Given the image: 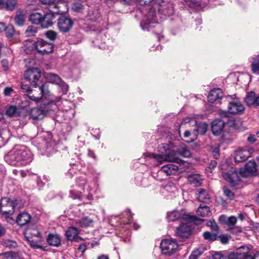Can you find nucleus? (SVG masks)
<instances>
[{
  "label": "nucleus",
  "mask_w": 259,
  "mask_h": 259,
  "mask_svg": "<svg viewBox=\"0 0 259 259\" xmlns=\"http://www.w3.org/2000/svg\"><path fill=\"white\" fill-rule=\"evenodd\" d=\"M76 225L82 228H87L93 226L94 221L88 217H83L80 219L74 221Z\"/></svg>",
  "instance_id": "nucleus-24"
},
{
  "label": "nucleus",
  "mask_w": 259,
  "mask_h": 259,
  "mask_svg": "<svg viewBox=\"0 0 259 259\" xmlns=\"http://www.w3.org/2000/svg\"><path fill=\"white\" fill-rule=\"evenodd\" d=\"M17 3V0H7L5 2L4 9L7 10L12 11L16 7Z\"/></svg>",
  "instance_id": "nucleus-42"
},
{
  "label": "nucleus",
  "mask_w": 259,
  "mask_h": 259,
  "mask_svg": "<svg viewBox=\"0 0 259 259\" xmlns=\"http://www.w3.org/2000/svg\"><path fill=\"white\" fill-rule=\"evenodd\" d=\"M26 239L30 243L31 246L34 248H38L40 246L37 244V242L40 239L31 238L30 236H26Z\"/></svg>",
  "instance_id": "nucleus-48"
},
{
  "label": "nucleus",
  "mask_w": 259,
  "mask_h": 259,
  "mask_svg": "<svg viewBox=\"0 0 259 259\" xmlns=\"http://www.w3.org/2000/svg\"><path fill=\"white\" fill-rule=\"evenodd\" d=\"M47 241L50 245L58 246L61 243V239L58 235L51 234L48 236Z\"/></svg>",
  "instance_id": "nucleus-34"
},
{
  "label": "nucleus",
  "mask_w": 259,
  "mask_h": 259,
  "mask_svg": "<svg viewBox=\"0 0 259 259\" xmlns=\"http://www.w3.org/2000/svg\"><path fill=\"white\" fill-rule=\"evenodd\" d=\"M37 40L36 41L32 40L27 39L24 41L25 51L27 53L37 50Z\"/></svg>",
  "instance_id": "nucleus-32"
},
{
  "label": "nucleus",
  "mask_w": 259,
  "mask_h": 259,
  "mask_svg": "<svg viewBox=\"0 0 259 259\" xmlns=\"http://www.w3.org/2000/svg\"><path fill=\"white\" fill-rule=\"evenodd\" d=\"M55 18L54 14L52 12L48 13L42 15L40 25L43 28H47L51 26L53 24V20Z\"/></svg>",
  "instance_id": "nucleus-22"
},
{
  "label": "nucleus",
  "mask_w": 259,
  "mask_h": 259,
  "mask_svg": "<svg viewBox=\"0 0 259 259\" xmlns=\"http://www.w3.org/2000/svg\"><path fill=\"white\" fill-rule=\"evenodd\" d=\"M70 197L73 199H79L80 198V195L78 193L74 192L73 191H70Z\"/></svg>",
  "instance_id": "nucleus-63"
},
{
  "label": "nucleus",
  "mask_w": 259,
  "mask_h": 259,
  "mask_svg": "<svg viewBox=\"0 0 259 259\" xmlns=\"http://www.w3.org/2000/svg\"><path fill=\"white\" fill-rule=\"evenodd\" d=\"M197 198L199 201L207 202L210 199V196L207 191L203 188H200L197 190Z\"/></svg>",
  "instance_id": "nucleus-27"
},
{
  "label": "nucleus",
  "mask_w": 259,
  "mask_h": 259,
  "mask_svg": "<svg viewBox=\"0 0 259 259\" xmlns=\"http://www.w3.org/2000/svg\"><path fill=\"white\" fill-rule=\"evenodd\" d=\"M45 114V111L38 108L32 109L30 112V116L33 119H42L44 117Z\"/></svg>",
  "instance_id": "nucleus-29"
},
{
  "label": "nucleus",
  "mask_w": 259,
  "mask_h": 259,
  "mask_svg": "<svg viewBox=\"0 0 259 259\" xmlns=\"http://www.w3.org/2000/svg\"><path fill=\"white\" fill-rule=\"evenodd\" d=\"M39 1L43 4L51 5L55 4L56 0H39Z\"/></svg>",
  "instance_id": "nucleus-58"
},
{
  "label": "nucleus",
  "mask_w": 259,
  "mask_h": 259,
  "mask_svg": "<svg viewBox=\"0 0 259 259\" xmlns=\"http://www.w3.org/2000/svg\"><path fill=\"white\" fill-rule=\"evenodd\" d=\"M217 232L211 233L209 232H205L203 233V237L205 239L208 241H214L217 239Z\"/></svg>",
  "instance_id": "nucleus-46"
},
{
  "label": "nucleus",
  "mask_w": 259,
  "mask_h": 259,
  "mask_svg": "<svg viewBox=\"0 0 259 259\" xmlns=\"http://www.w3.org/2000/svg\"><path fill=\"white\" fill-rule=\"evenodd\" d=\"M5 245L9 248L15 247L16 246V242L12 240H7L4 242Z\"/></svg>",
  "instance_id": "nucleus-57"
},
{
  "label": "nucleus",
  "mask_w": 259,
  "mask_h": 259,
  "mask_svg": "<svg viewBox=\"0 0 259 259\" xmlns=\"http://www.w3.org/2000/svg\"><path fill=\"white\" fill-rule=\"evenodd\" d=\"M251 69L253 73L259 75V54L250 58Z\"/></svg>",
  "instance_id": "nucleus-26"
},
{
  "label": "nucleus",
  "mask_w": 259,
  "mask_h": 259,
  "mask_svg": "<svg viewBox=\"0 0 259 259\" xmlns=\"http://www.w3.org/2000/svg\"><path fill=\"white\" fill-rule=\"evenodd\" d=\"M255 94L253 92L248 93L245 97V101L248 106H252L254 103Z\"/></svg>",
  "instance_id": "nucleus-41"
},
{
  "label": "nucleus",
  "mask_w": 259,
  "mask_h": 259,
  "mask_svg": "<svg viewBox=\"0 0 259 259\" xmlns=\"http://www.w3.org/2000/svg\"><path fill=\"white\" fill-rule=\"evenodd\" d=\"M31 217L29 214L25 212L20 213L17 218L16 222L20 226L26 224L30 220Z\"/></svg>",
  "instance_id": "nucleus-33"
},
{
  "label": "nucleus",
  "mask_w": 259,
  "mask_h": 259,
  "mask_svg": "<svg viewBox=\"0 0 259 259\" xmlns=\"http://www.w3.org/2000/svg\"><path fill=\"white\" fill-rule=\"evenodd\" d=\"M191 230L190 226L187 224H182L177 228L176 236L180 238H186L190 236Z\"/></svg>",
  "instance_id": "nucleus-17"
},
{
  "label": "nucleus",
  "mask_w": 259,
  "mask_h": 259,
  "mask_svg": "<svg viewBox=\"0 0 259 259\" xmlns=\"http://www.w3.org/2000/svg\"><path fill=\"white\" fill-rule=\"evenodd\" d=\"M16 114L17 108L14 106L9 107L6 111V114L10 117L14 116Z\"/></svg>",
  "instance_id": "nucleus-50"
},
{
  "label": "nucleus",
  "mask_w": 259,
  "mask_h": 259,
  "mask_svg": "<svg viewBox=\"0 0 259 259\" xmlns=\"http://www.w3.org/2000/svg\"><path fill=\"white\" fill-rule=\"evenodd\" d=\"M142 5L139 8V12L144 16L141 23L143 30H149L153 27V24L158 22L155 9L158 10V13L166 16H169L174 13V7L171 3H166L163 0H139Z\"/></svg>",
  "instance_id": "nucleus-1"
},
{
  "label": "nucleus",
  "mask_w": 259,
  "mask_h": 259,
  "mask_svg": "<svg viewBox=\"0 0 259 259\" xmlns=\"http://www.w3.org/2000/svg\"><path fill=\"white\" fill-rule=\"evenodd\" d=\"M224 96L223 92L220 89L211 90L208 96V100L211 103H218Z\"/></svg>",
  "instance_id": "nucleus-20"
},
{
  "label": "nucleus",
  "mask_w": 259,
  "mask_h": 259,
  "mask_svg": "<svg viewBox=\"0 0 259 259\" xmlns=\"http://www.w3.org/2000/svg\"><path fill=\"white\" fill-rule=\"evenodd\" d=\"M73 24V21L70 17L65 16H61L57 21L59 30L64 33L69 32L72 28Z\"/></svg>",
  "instance_id": "nucleus-10"
},
{
  "label": "nucleus",
  "mask_w": 259,
  "mask_h": 259,
  "mask_svg": "<svg viewBox=\"0 0 259 259\" xmlns=\"http://www.w3.org/2000/svg\"><path fill=\"white\" fill-rule=\"evenodd\" d=\"M195 130V129L194 130ZM184 137L185 138V141L188 143H190L194 141L197 139V132L191 130H183Z\"/></svg>",
  "instance_id": "nucleus-31"
},
{
  "label": "nucleus",
  "mask_w": 259,
  "mask_h": 259,
  "mask_svg": "<svg viewBox=\"0 0 259 259\" xmlns=\"http://www.w3.org/2000/svg\"><path fill=\"white\" fill-rule=\"evenodd\" d=\"M247 252H249L248 248L241 247L236 253L230 254L228 256V259H245Z\"/></svg>",
  "instance_id": "nucleus-23"
},
{
  "label": "nucleus",
  "mask_w": 259,
  "mask_h": 259,
  "mask_svg": "<svg viewBox=\"0 0 259 259\" xmlns=\"http://www.w3.org/2000/svg\"><path fill=\"white\" fill-rule=\"evenodd\" d=\"M206 224L208 227H210L211 230L214 231L215 232H218L219 228L214 221H209L207 222Z\"/></svg>",
  "instance_id": "nucleus-52"
},
{
  "label": "nucleus",
  "mask_w": 259,
  "mask_h": 259,
  "mask_svg": "<svg viewBox=\"0 0 259 259\" xmlns=\"http://www.w3.org/2000/svg\"><path fill=\"white\" fill-rule=\"evenodd\" d=\"M37 32V28L33 26H29L25 30L26 36H33Z\"/></svg>",
  "instance_id": "nucleus-47"
},
{
  "label": "nucleus",
  "mask_w": 259,
  "mask_h": 259,
  "mask_svg": "<svg viewBox=\"0 0 259 259\" xmlns=\"http://www.w3.org/2000/svg\"><path fill=\"white\" fill-rule=\"evenodd\" d=\"M80 230L76 227H70L66 231L65 235L68 240L79 242L82 240V238L78 235Z\"/></svg>",
  "instance_id": "nucleus-14"
},
{
  "label": "nucleus",
  "mask_w": 259,
  "mask_h": 259,
  "mask_svg": "<svg viewBox=\"0 0 259 259\" xmlns=\"http://www.w3.org/2000/svg\"><path fill=\"white\" fill-rule=\"evenodd\" d=\"M167 219L169 221L174 222L180 219L187 220H192L193 216L184 213L183 211H172L167 213Z\"/></svg>",
  "instance_id": "nucleus-12"
},
{
  "label": "nucleus",
  "mask_w": 259,
  "mask_h": 259,
  "mask_svg": "<svg viewBox=\"0 0 259 259\" xmlns=\"http://www.w3.org/2000/svg\"><path fill=\"white\" fill-rule=\"evenodd\" d=\"M249 252H247V255L245 256V259H259V252L256 253L253 257H252L251 255L249 254Z\"/></svg>",
  "instance_id": "nucleus-59"
},
{
  "label": "nucleus",
  "mask_w": 259,
  "mask_h": 259,
  "mask_svg": "<svg viewBox=\"0 0 259 259\" xmlns=\"http://www.w3.org/2000/svg\"><path fill=\"white\" fill-rule=\"evenodd\" d=\"M46 37L51 40H55L57 36V33L53 30H48L45 33Z\"/></svg>",
  "instance_id": "nucleus-49"
},
{
  "label": "nucleus",
  "mask_w": 259,
  "mask_h": 259,
  "mask_svg": "<svg viewBox=\"0 0 259 259\" xmlns=\"http://www.w3.org/2000/svg\"><path fill=\"white\" fill-rule=\"evenodd\" d=\"M254 152L253 148L246 146L239 148L236 150L234 154L235 161L237 162H241L245 161Z\"/></svg>",
  "instance_id": "nucleus-7"
},
{
  "label": "nucleus",
  "mask_w": 259,
  "mask_h": 259,
  "mask_svg": "<svg viewBox=\"0 0 259 259\" xmlns=\"http://www.w3.org/2000/svg\"><path fill=\"white\" fill-rule=\"evenodd\" d=\"M220 116L225 121V126H228L235 130L238 129L239 127L241 124L239 120L234 119L232 117H229L228 116L227 113L225 112H221Z\"/></svg>",
  "instance_id": "nucleus-15"
},
{
  "label": "nucleus",
  "mask_w": 259,
  "mask_h": 259,
  "mask_svg": "<svg viewBox=\"0 0 259 259\" xmlns=\"http://www.w3.org/2000/svg\"><path fill=\"white\" fill-rule=\"evenodd\" d=\"M188 179L191 184L196 187L200 186L203 181L201 176L199 174L190 175L189 176Z\"/></svg>",
  "instance_id": "nucleus-30"
},
{
  "label": "nucleus",
  "mask_w": 259,
  "mask_h": 259,
  "mask_svg": "<svg viewBox=\"0 0 259 259\" xmlns=\"http://www.w3.org/2000/svg\"><path fill=\"white\" fill-rule=\"evenodd\" d=\"M40 76L41 72L37 68H29L24 73V78L35 88L38 85Z\"/></svg>",
  "instance_id": "nucleus-5"
},
{
  "label": "nucleus",
  "mask_w": 259,
  "mask_h": 259,
  "mask_svg": "<svg viewBox=\"0 0 259 259\" xmlns=\"http://www.w3.org/2000/svg\"><path fill=\"white\" fill-rule=\"evenodd\" d=\"M7 161L12 165L26 164L30 162L32 159V154L30 151L25 146H21L6 157Z\"/></svg>",
  "instance_id": "nucleus-2"
},
{
  "label": "nucleus",
  "mask_w": 259,
  "mask_h": 259,
  "mask_svg": "<svg viewBox=\"0 0 259 259\" xmlns=\"http://www.w3.org/2000/svg\"><path fill=\"white\" fill-rule=\"evenodd\" d=\"M242 174L244 177H248L250 175H254L257 172L256 165L254 161H250L247 162L244 168H240Z\"/></svg>",
  "instance_id": "nucleus-19"
},
{
  "label": "nucleus",
  "mask_w": 259,
  "mask_h": 259,
  "mask_svg": "<svg viewBox=\"0 0 259 259\" xmlns=\"http://www.w3.org/2000/svg\"><path fill=\"white\" fill-rule=\"evenodd\" d=\"M224 193L226 196H227L229 199L232 200L234 199V193L229 190L227 187H223Z\"/></svg>",
  "instance_id": "nucleus-51"
},
{
  "label": "nucleus",
  "mask_w": 259,
  "mask_h": 259,
  "mask_svg": "<svg viewBox=\"0 0 259 259\" xmlns=\"http://www.w3.org/2000/svg\"><path fill=\"white\" fill-rule=\"evenodd\" d=\"M197 214L201 217H208L210 216L211 212L209 206L206 205L200 204L198 208Z\"/></svg>",
  "instance_id": "nucleus-28"
},
{
  "label": "nucleus",
  "mask_w": 259,
  "mask_h": 259,
  "mask_svg": "<svg viewBox=\"0 0 259 259\" xmlns=\"http://www.w3.org/2000/svg\"><path fill=\"white\" fill-rule=\"evenodd\" d=\"M244 110V106L239 101L230 102L228 106V111L231 114H240Z\"/></svg>",
  "instance_id": "nucleus-18"
},
{
  "label": "nucleus",
  "mask_w": 259,
  "mask_h": 259,
  "mask_svg": "<svg viewBox=\"0 0 259 259\" xmlns=\"http://www.w3.org/2000/svg\"><path fill=\"white\" fill-rule=\"evenodd\" d=\"M39 234L40 233L37 229H28L25 233V237L30 236L31 238L40 239Z\"/></svg>",
  "instance_id": "nucleus-39"
},
{
  "label": "nucleus",
  "mask_w": 259,
  "mask_h": 259,
  "mask_svg": "<svg viewBox=\"0 0 259 259\" xmlns=\"http://www.w3.org/2000/svg\"><path fill=\"white\" fill-rule=\"evenodd\" d=\"M12 54V50L5 45L4 42H0V57H5L10 55Z\"/></svg>",
  "instance_id": "nucleus-38"
},
{
  "label": "nucleus",
  "mask_w": 259,
  "mask_h": 259,
  "mask_svg": "<svg viewBox=\"0 0 259 259\" xmlns=\"http://www.w3.org/2000/svg\"><path fill=\"white\" fill-rule=\"evenodd\" d=\"M39 90L40 93L38 96L34 95V92H30L27 95V98L35 103L39 102L43 98H46L50 96V92L49 90L47 83H44L39 86Z\"/></svg>",
  "instance_id": "nucleus-8"
},
{
  "label": "nucleus",
  "mask_w": 259,
  "mask_h": 259,
  "mask_svg": "<svg viewBox=\"0 0 259 259\" xmlns=\"http://www.w3.org/2000/svg\"><path fill=\"white\" fill-rule=\"evenodd\" d=\"M242 174L240 169L239 172L232 169L228 172H223L222 176L232 186H235L239 184L242 178L245 177Z\"/></svg>",
  "instance_id": "nucleus-6"
},
{
  "label": "nucleus",
  "mask_w": 259,
  "mask_h": 259,
  "mask_svg": "<svg viewBox=\"0 0 259 259\" xmlns=\"http://www.w3.org/2000/svg\"><path fill=\"white\" fill-rule=\"evenodd\" d=\"M14 203V209H19L21 208L23 205V202L21 199H16L15 201H12Z\"/></svg>",
  "instance_id": "nucleus-55"
},
{
  "label": "nucleus",
  "mask_w": 259,
  "mask_h": 259,
  "mask_svg": "<svg viewBox=\"0 0 259 259\" xmlns=\"http://www.w3.org/2000/svg\"><path fill=\"white\" fill-rule=\"evenodd\" d=\"M196 120L194 118H186L180 125L179 133L185 130L196 131Z\"/></svg>",
  "instance_id": "nucleus-16"
},
{
  "label": "nucleus",
  "mask_w": 259,
  "mask_h": 259,
  "mask_svg": "<svg viewBox=\"0 0 259 259\" xmlns=\"http://www.w3.org/2000/svg\"><path fill=\"white\" fill-rule=\"evenodd\" d=\"M179 169L177 165L172 163L163 165L161 169V171L165 173L167 176L176 174Z\"/></svg>",
  "instance_id": "nucleus-25"
},
{
  "label": "nucleus",
  "mask_w": 259,
  "mask_h": 259,
  "mask_svg": "<svg viewBox=\"0 0 259 259\" xmlns=\"http://www.w3.org/2000/svg\"><path fill=\"white\" fill-rule=\"evenodd\" d=\"M2 66L4 68L5 70H8L9 68L8 61L6 60L3 59L2 61Z\"/></svg>",
  "instance_id": "nucleus-64"
},
{
  "label": "nucleus",
  "mask_w": 259,
  "mask_h": 259,
  "mask_svg": "<svg viewBox=\"0 0 259 259\" xmlns=\"http://www.w3.org/2000/svg\"><path fill=\"white\" fill-rule=\"evenodd\" d=\"M212 154L215 159H218L220 157L219 149L218 148H214L212 151Z\"/></svg>",
  "instance_id": "nucleus-60"
},
{
  "label": "nucleus",
  "mask_w": 259,
  "mask_h": 259,
  "mask_svg": "<svg viewBox=\"0 0 259 259\" xmlns=\"http://www.w3.org/2000/svg\"><path fill=\"white\" fill-rule=\"evenodd\" d=\"M179 247L178 243L172 239L162 240L160 243V247L162 254L171 255L175 253Z\"/></svg>",
  "instance_id": "nucleus-4"
},
{
  "label": "nucleus",
  "mask_w": 259,
  "mask_h": 259,
  "mask_svg": "<svg viewBox=\"0 0 259 259\" xmlns=\"http://www.w3.org/2000/svg\"><path fill=\"white\" fill-rule=\"evenodd\" d=\"M208 125L205 122H200L197 123L196 122V132H197V136L198 134L204 135L207 130Z\"/></svg>",
  "instance_id": "nucleus-36"
},
{
  "label": "nucleus",
  "mask_w": 259,
  "mask_h": 259,
  "mask_svg": "<svg viewBox=\"0 0 259 259\" xmlns=\"http://www.w3.org/2000/svg\"><path fill=\"white\" fill-rule=\"evenodd\" d=\"M42 15L38 12H34L31 14L29 17V20L32 24L38 25L41 23Z\"/></svg>",
  "instance_id": "nucleus-35"
},
{
  "label": "nucleus",
  "mask_w": 259,
  "mask_h": 259,
  "mask_svg": "<svg viewBox=\"0 0 259 259\" xmlns=\"http://www.w3.org/2000/svg\"><path fill=\"white\" fill-rule=\"evenodd\" d=\"M160 154H150L149 156L155 159L156 161L161 163L164 161H170L179 163L181 161L177 157V153L171 150L166 144H162L158 147Z\"/></svg>",
  "instance_id": "nucleus-3"
},
{
  "label": "nucleus",
  "mask_w": 259,
  "mask_h": 259,
  "mask_svg": "<svg viewBox=\"0 0 259 259\" xmlns=\"http://www.w3.org/2000/svg\"><path fill=\"white\" fill-rule=\"evenodd\" d=\"M54 50V45L42 39L37 40V51L40 54H45L52 53Z\"/></svg>",
  "instance_id": "nucleus-11"
},
{
  "label": "nucleus",
  "mask_w": 259,
  "mask_h": 259,
  "mask_svg": "<svg viewBox=\"0 0 259 259\" xmlns=\"http://www.w3.org/2000/svg\"><path fill=\"white\" fill-rule=\"evenodd\" d=\"M178 153L184 157H190L191 155V152L187 147H180L178 149Z\"/></svg>",
  "instance_id": "nucleus-43"
},
{
  "label": "nucleus",
  "mask_w": 259,
  "mask_h": 259,
  "mask_svg": "<svg viewBox=\"0 0 259 259\" xmlns=\"http://www.w3.org/2000/svg\"><path fill=\"white\" fill-rule=\"evenodd\" d=\"M14 203L8 198H3L0 201V211L7 219L14 212Z\"/></svg>",
  "instance_id": "nucleus-9"
},
{
  "label": "nucleus",
  "mask_w": 259,
  "mask_h": 259,
  "mask_svg": "<svg viewBox=\"0 0 259 259\" xmlns=\"http://www.w3.org/2000/svg\"><path fill=\"white\" fill-rule=\"evenodd\" d=\"M213 259H225V257L221 253L216 252L213 255Z\"/></svg>",
  "instance_id": "nucleus-62"
},
{
  "label": "nucleus",
  "mask_w": 259,
  "mask_h": 259,
  "mask_svg": "<svg viewBox=\"0 0 259 259\" xmlns=\"http://www.w3.org/2000/svg\"><path fill=\"white\" fill-rule=\"evenodd\" d=\"M46 77L49 81L61 86L65 92L67 91L68 89V85L62 81L61 78L58 75L51 73H48Z\"/></svg>",
  "instance_id": "nucleus-21"
},
{
  "label": "nucleus",
  "mask_w": 259,
  "mask_h": 259,
  "mask_svg": "<svg viewBox=\"0 0 259 259\" xmlns=\"http://www.w3.org/2000/svg\"><path fill=\"white\" fill-rule=\"evenodd\" d=\"M222 218L226 219V217L225 216H222L221 219ZM225 222L228 226L231 227L236 224L237 222V218L234 216H231L228 218H226Z\"/></svg>",
  "instance_id": "nucleus-45"
},
{
  "label": "nucleus",
  "mask_w": 259,
  "mask_h": 259,
  "mask_svg": "<svg viewBox=\"0 0 259 259\" xmlns=\"http://www.w3.org/2000/svg\"><path fill=\"white\" fill-rule=\"evenodd\" d=\"M14 92V90L11 87H6L4 90V94L5 96H9Z\"/></svg>",
  "instance_id": "nucleus-56"
},
{
  "label": "nucleus",
  "mask_w": 259,
  "mask_h": 259,
  "mask_svg": "<svg viewBox=\"0 0 259 259\" xmlns=\"http://www.w3.org/2000/svg\"><path fill=\"white\" fill-rule=\"evenodd\" d=\"M5 32L6 36L8 39L12 38V37L16 33L14 30V28L12 25H9L6 27Z\"/></svg>",
  "instance_id": "nucleus-44"
},
{
  "label": "nucleus",
  "mask_w": 259,
  "mask_h": 259,
  "mask_svg": "<svg viewBox=\"0 0 259 259\" xmlns=\"http://www.w3.org/2000/svg\"><path fill=\"white\" fill-rule=\"evenodd\" d=\"M201 255V252L198 250L196 249L194 250L190 256L189 257V259H198V257Z\"/></svg>",
  "instance_id": "nucleus-54"
},
{
  "label": "nucleus",
  "mask_w": 259,
  "mask_h": 259,
  "mask_svg": "<svg viewBox=\"0 0 259 259\" xmlns=\"http://www.w3.org/2000/svg\"><path fill=\"white\" fill-rule=\"evenodd\" d=\"M25 21L24 15L21 11H17L15 17V24L19 26L23 25Z\"/></svg>",
  "instance_id": "nucleus-37"
},
{
  "label": "nucleus",
  "mask_w": 259,
  "mask_h": 259,
  "mask_svg": "<svg viewBox=\"0 0 259 259\" xmlns=\"http://www.w3.org/2000/svg\"><path fill=\"white\" fill-rule=\"evenodd\" d=\"M100 17V15L97 10H90L88 14V19L93 22L97 21Z\"/></svg>",
  "instance_id": "nucleus-40"
},
{
  "label": "nucleus",
  "mask_w": 259,
  "mask_h": 259,
  "mask_svg": "<svg viewBox=\"0 0 259 259\" xmlns=\"http://www.w3.org/2000/svg\"><path fill=\"white\" fill-rule=\"evenodd\" d=\"M221 241L222 243L224 244L227 243L229 241V238L228 236L226 235H221L219 236Z\"/></svg>",
  "instance_id": "nucleus-61"
},
{
  "label": "nucleus",
  "mask_w": 259,
  "mask_h": 259,
  "mask_svg": "<svg viewBox=\"0 0 259 259\" xmlns=\"http://www.w3.org/2000/svg\"><path fill=\"white\" fill-rule=\"evenodd\" d=\"M72 10L76 12H80L83 9V6L79 3H74L72 7Z\"/></svg>",
  "instance_id": "nucleus-53"
},
{
  "label": "nucleus",
  "mask_w": 259,
  "mask_h": 259,
  "mask_svg": "<svg viewBox=\"0 0 259 259\" xmlns=\"http://www.w3.org/2000/svg\"><path fill=\"white\" fill-rule=\"evenodd\" d=\"M225 127V121L224 118H218L213 120L212 122L211 130L212 133L216 136L220 135L223 131Z\"/></svg>",
  "instance_id": "nucleus-13"
}]
</instances>
